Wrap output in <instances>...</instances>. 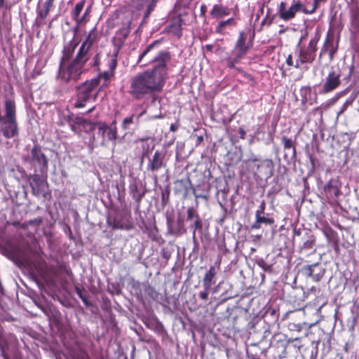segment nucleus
Instances as JSON below:
<instances>
[{
  "instance_id": "37",
  "label": "nucleus",
  "mask_w": 359,
  "mask_h": 359,
  "mask_svg": "<svg viewBox=\"0 0 359 359\" xmlns=\"http://www.w3.org/2000/svg\"><path fill=\"white\" fill-rule=\"evenodd\" d=\"M286 64L288 66H292L293 65V60L291 55H289L288 57L286 59Z\"/></svg>"
},
{
  "instance_id": "35",
  "label": "nucleus",
  "mask_w": 359,
  "mask_h": 359,
  "mask_svg": "<svg viewBox=\"0 0 359 359\" xmlns=\"http://www.w3.org/2000/svg\"><path fill=\"white\" fill-rule=\"evenodd\" d=\"M265 208L266 203L264 201H262L259 205V209L256 211V212H259V214H263L264 212Z\"/></svg>"
},
{
  "instance_id": "30",
  "label": "nucleus",
  "mask_w": 359,
  "mask_h": 359,
  "mask_svg": "<svg viewBox=\"0 0 359 359\" xmlns=\"http://www.w3.org/2000/svg\"><path fill=\"white\" fill-rule=\"evenodd\" d=\"M130 32V29L129 25H128L126 27H123L122 29H121L118 34H121L123 39H126L128 36Z\"/></svg>"
},
{
  "instance_id": "44",
  "label": "nucleus",
  "mask_w": 359,
  "mask_h": 359,
  "mask_svg": "<svg viewBox=\"0 0 359 359\" xmlns=\"http://www.w3.org/2000/svg\"><path fill=\"white\" fill-rule=\"evenodd\" d=\"M79 297H80L81 298V299L83 300V302L86 304H87V300H86V297H83L81 295V294L80 292L79 293Z\"/></svg>"
},
{
  "instance_id": "14",
  "label": "nucleus",
  "mask_w": 359,
  "mask_h": 359,
  "mask_svg": "<svg viewBox=\"0 0 359 359\" xmlns=\"http://www.w3.org/2000/svg\"><path fill=\"white\" fill-rule=\"evenodd\" d=\"M304 272L314 281H318L323 276V271L318 264L306 266L304 268Z\"/></svg>"
},
{
  "instance_id": "50",
  "label": "nucleus",
  "mask_w": 359,
  "mask_h": 359,
  "mask_svg": "<svg viewBox=\"0 0 359 359\" xmlns=\"http://www.w3.org/2000/svg\"><path fill=\"white\" fill-rule=\"evenodd\" d=\"M32 0H28V1H31Z\"/></svg>"
},
{
  "instance_id": "13",
  "label": "nucleus",
  "mask_w": 359,
  "mask_h": 359,
  "mask_svg": "<svg viewBox=\"0 0 359 359\" xmlns=\"http://www.w3.org/2000/svg\"><path fill=\"white\" fill-rule=\"evenodd\" d=\"M156 0H135L133 1V6L139 11H144V18H147L153 10Z\"/></svg>"
},
{
  "instance_id": "2",
  "label": "nucleus",
  "mask_w": 359,
  "mask_h": 359,
  "mask_svg": "<svg viewBox=\"0 0 359 359\" xmlns=\"http://www.w3.org/2000/svg\"><path fill=\"white\" fill-rule=\"evenodd\" d=\"M167 75L156 71L144 70L130 79L128 93L136 100L162 90Z\"/></svg>"
},
{
  "instance_id": "23",
  "label": "nucleus",
  "mask_w": 359,
  "mask_h": 359,
  "mask_svg": "<svg viewBox=\"0 0 359 359\" xmlns=\"http://www.w3.org/2000/svg\"><path fill=\"white\" fill-rule=\"evenodd\" d=\"M264 168V175L266 177H269L272 175L273 163L271 160H265L261 163L257 165V170L260 172V168Z\"/></svg>"
},
{
  "instance_id": "36",
  "label": "nucleus",
  "mask_w": 359,
  "mask_h": 359,
  "mask_svg": "<svg viewBox=\"0 0 359 359\" xmlns=\"http://www.w3.org/2000/svg\"><path fill=\"white\" fill-rule=\"evenodd\" d=\"M194 217V211L193 208H189L187 210L188 219H193Z\"/></svg>"
},
{
  "instance_id": "20",
  "label": "nucleus",
  "mask_w": 359,
  "mask_h": 359,
  "mask_svg": "<svg viewBox=\"0 0 359 359\" xmlns=\"http://www.w3.org/2000/svg\"><path fill=\"white\" fill-rule=\"evenodd\" d=\"M55 0H46L41 8L38 10V15L44 19L48 15L50 11L53 7V2Z\"/></svg>"
},
{
  "instance_id": "27",
  "label": "nucleus",
  "mask_w": 359,
  "mask_h": 359,
  "mask_svg": "<svg viewBox=\"0 0 359 359\" xmlns=\"http://www.w3.org/2000/svg\"><path fill=\"white\" fill-rule=\"evenodd\" d=\"M262 214H259V212L255 213V217L258 222L262 224H272L274 222V220L272 218L266 217L261 215Z\"/></svg>"
},
{
  "instance_id": "28",
  "label": "nucleus",
  "mask_w": 359,
  "mask_h": 359,
  "mask_svg": "<svg viewBox=\"0 0 359 359\" xmlns=\"http://www.w3.org/2000/svg\"><path fill=\"white\" fill-rule=\"evenodd\" d=\"M135 115H132L130 117H127L123 119L121 127L123 130H128L130 128V125L134 122Z\"/></svg>"
},
{
  "instance_id": "8",
  "label": "nucleus",
  "mask_w": 359,
  "mask_h": 359,
  "mask_svg": "<svg viewBox=\"0 0 359 359\" xmlns=\"http://www.w3.org/2000/svg\"><path fill=\"white\" fill-rule=\"evenodd\" d=\"M238 11V6L235 5L233 7H229L224 5L222 1L214 4L210 11V15L213 19H221L233 14L236 15Z\"/></svg>"
},
{
  "instance_id": "38",
  "label": "nucleus",
  "mask_w": 359,
  "mask_h": 359,
  "mask_svg": "<svg viewBox=\"0 0 359 359\" xmlns=\"http://www.w3.org/2000/svg\"><path fill=\"white\" fill-rule=\"evenodd\" d=\"M98 62V55H95L93 57V63L91 64V66H96Z\"/></svg>"
},
{
  "instance_id": "17",
  "label": "nucleus",
  "mask_w": 359,
  "mask_h": 359,
  "mask_svg": "<svg viewBox=\"0 0 359 359\" xmlns=\"http://www.w3.org/2000/svg\"><path fill=\"white\" fill-rule=\"evenodd\" d=\"M31 153L32 160L34 161L40 165H43V167L46 168L48 166V160L41 151V149L35 146L32 148Z\"/></svg>"
},
{
  "instance_id": "11",
  "label": "nucleus",
  "mask_w": 359,
  "mask_h": 359,
  "mask_svg": "<svg viewBox=\"0 0 359 359\" xmlns=\"http://www.w3.org/2000/svg\"><path fill=\"white\" fill-rule=\"evenodd\" d=\"M246 39L247 34L243 31L241 32L234 47V51L237 54L236 58L235 59L236 62L245 55L248 51V46L245 43Z\"/></svg>"
},
{
  "instance_id": "45",
  "label": "nucleus",
  "mask_w": 359,
  "mask_h": 359,
  "mask_svg": "<svg viewBox=\"0 0 359 359\" xmlns=\"http://www.w3.org/2000/svg\"><path fill=\"white\" fill-rule=\"evenodd\" d=\"M88 11H89V8H87V9L86 10V11H85V13H84V14H83V16H84V19L86 18V15H87V13H88Z\"/></svg>"
},
{
  "instance_id": "21",
  "label": "nucleus",
  "mask_w": 359,
  "mask_h": 359,
  "mask_svg": "<svg viewBox=\"0 0 359 359\" xmlns=\"http://www.w3.org/2000/svg\"><path fill=\"white\" fill-rule=\"evenodd\" d=\"M216 274L215 269L214 266H211L209 271L205 274L203 278V286L205 289H210L212 280Z\"/></svg>"
},
{
  "instance_id": "7",
  "label": "nucleus",
  "mask_w": 359,
  "mask_h": 359,
  "mask_svg": "<svg viewBox=\"0 0 359 359\" xmlns=\"http://www.w3.org/2000/svg\"><path fill=\"white\" fill-rule=\"evenodd\" d=\"M317 43L318 40L313 38L310 40L307 47L299 48L297 53V59L294 65L295 68H300L302 65L312 63L314 61L316 52L317 50Z\"/></svg>"
},
{
  "instance_id": "3",
  "label": "nucleus",
  "mask_w": 359,
  "mask_h": 359,
  "mask_svg": "<svg viewBox=\"0 0 359 359\" xmlns=\"http://www.w3.org/2000/svg\"><path fill=\"white\" fill-rule=\"evenodd\" d=\"M158 43V41H156L148 45L139 55L137 62L141 67L153 65V67L147 70L156 71L167 75V65L170 60V56L166 51L156 50L155 46Z\"/></svg>"
},
{
  "instance_id": "29",
  "label": "nucleus",
  "mask_w": 359,
  "mask_h": 359,
  "mask_svg": "<svg viewBox=\"0 0 359 359\" xmlns=\"http://www.w3.org/2000/svg\"><path fill=\"white\" fill-rule=\"evenodd\" d=\"M353 103V99L349 98L346 100V102L344 103V104L341 107V110L337 113V116H339L340 114H341L348 106H350Z\"/></svg>"
},
{
  "instance_id": "46",
  "label": "nucleus",
  "mask_w": 359,
  "mask_h": 359,
  "mask_svg": "<svg viewBox=\"0 0 359 359\" xmlns=\"http://www.w3.org/2000/svg\"><path fill=\"white\" fill-rule=\"evenodd\" d=\"M4 0H0V8L3 6Z\"/></svg>"
},
{
  "instance_id": "43",
  "label": "nucleus",
  "mask_w": 359,
  "mask_h": 359,
  "mask_svg": "<svg viewBox=\"0 0 359 359\" xmlns=\"http://www.w3.org/2000/svg\"><path fill=\"white\" fill-rule=\"evenodd\" d=\"M145 113L146 111H143L142 112H141L138 116H137L136 120L138 121L140 118V117H142Z\"/></svg>"
},
{
  "instance_id": "34",
  "label": "nucleus",
  "mask_w": 359,
  "mask_h": 359,
  "mask_svg": "<svg viewBox=\"0 0 359 359\" xmlns=\"http://www.w3.org/2000/svg\"><path fill=\"white\" fill-rule=\"evenodd\" d=\"M204 291H202L199 293L200 297L203 300H207L208 297V291L210 289H205L204 288Z\"/></svg>"
},
{
  "instance_id": "19",
  "label": "nucleus",
  "mask_w": 359,
  "mask_h": 359,
  "mask_svg": "<svg viewBox=\"0 0 359 359\" xmlns=\"http://www.w3.org/2000/svg\"><path fill=\"white\" fill-rule=\"evenodd\" d=\"M84 5V1L77 3L74 7V9L72 12V18L76 21L77 23H81L84 21V16H80V13L83 9Z\"/></svg>"
},
{
  "instance_id": "42",
  "label": "nucleus",
  "mask_w": 359,
  "mask_h": 359,
  "mask_svg": "<svg viewBox=\"0 0 359 359\" xmlns=\"http://www.w3.org/2000/svg\"><path fill=\"white\" fill-rule=\"evenodd\" d=\"M326 0H314V5L313 6H318V4L320 2L325 1Z\"/></svg>"
},
{
  "instance_id": "12",
  "label": "nucleus",
  "mask_w": 359,
  "mask_h": 359,
  "mask_svg": "<svg viewBox=\"0 0 359 359\" xmlns=\"http://www.w3.org/2000/svg\"><path fill=\"white\" fill-rule=\"evenodd\" d=\"M165 153L161 151H156L152 158L149 161L148 164V170L151 171H157L165 165L164 162Z\"/></svg>"
},
{
  "instance_id": "9",
  "label": "nucleus",
  "mask_w": 359,
  "mask_h": 359,
  "mask_svg": "<svg viewBox=\"0 0 359 359\" xmlns=\"http://www.w3.org/2000/svg\"><path fill=\"white\" fill-rule=\"evenodd\" d=\"M340 78L341 74L339 72L334 70L330 72L325 77L320 93L327 94L337 89L341 84Z\"/></svg>"
},
{
  "instance_id": "6",
  "label": "nucleus",
  "mask_w": 359,
  "mask_h": 359,
  "mask_svg": "<svg viewBox=\"0 0 359 359\" xmlns=\"http://www.w3.org/2000/svg\"><path fill=\"white\" fill-rule=\"evenodd\" d=\"M316 9V6H313L311 10L308 11L300 0H292V4L287 8L286 3L281 1L278 6V13L280 19L284 21H289L294 18L297 12H303L304 13H313Z\"/></svg>"
},
{
  "instance_id": "15",
  "label": "nucleus",
  "mask_w": 359,
  "mask_h": 359,
  "mask_svg": "<svg viewBox=\"0 0 359 359\" xmlns=\"http://www.w3.org/2000/svg\"><path fill=\"white\" fill-rule=\"evenodd\" d=\"M30 185L34 195L39 196L43 194L46 191V184L38 175H34L32 177Z\"/></svg>"
},
{
  "instance_id": "4",
  "label": "nucleus",
  "mask_w": 359,
  "mask_h": 359,
  "mask_svg": "<svg viewBox=\"0 0 359 359\" xmlns=\"http://www.w3.org/2000/svg\"><path fill=\"white\" fill-rule=\"evenodd\" d=\"M18 135L15 103L11 99H6L4 109L3 111L0 110V137L11 139Z\"/></svg>"
},
{
  "instance_id": "5",
  "label": "nucleus",
  "mask_w": 359,
  "mask_h": 359,
  "mask_svg": "<svg viewBox=\"0 0 359 359\" xmlns=\"http://www.w3.org/2000/svg\"><path fill=\"white\" fill-rule=\"evenodd\" d=\"M99 79L86 81L78 89L77 100L74 103L76 108H83L86 102L94 100L97 95Z\"/></svg>"
},
{
  "instance_id": "16",
  "label": "nucleus",
  "mask_w": 359,
  "mask_h": 359,
  "mask_svg": "<svg viewBox=\"0 0 359 359\" xmlns=\"http://www.w3.org/2000/svg\"><path fill=\"white\" fill-rule=\"evenodd\" d=\"M325 191L328 198L336 201L341 194L340 189L336 182L330 181L326 186Z\"/></svg>"
},
{
  "instance_id": "48",
  "label": "nucleus",
  "mask_w": 359,
  "mask_h": 359,
  "mask_svg": "<svg viewBox=\"0 0 359 359\" xmlns=\"http://www.w3.org/2000/svg\"><path fill=\"white\" fill-rule=\"evenodd\" d=\"M93 107H92V108L89 109L88 110L87 113H90V111H93Z\"/></svg>"
},
{
  "instance_id": "32",
  "label": "nucleus",
  "mask_w": 359,
  "mask_h": 359,
  "mask_svg": "<svg viewBox=\"0 0 359 359\" xmlns=\"http://www.w3.org/2000/svg\"><path fill=\"white\" fill-rule=\"evenodd\" d=\"M283 142L285 149H290L292 147V141L285 137L283 138Z\"/></svg>"
},
{
  "instance_id": "40",
  "label": "nucleus",
  "mask_w": 359,
  "mask_h": 359,
  "mask_svg": "<svg viewBox=\"0 0 359 359\" xmlns=\"http://www.w3.org/2000/svg\"><path fill=\"white\" fill-rule=\"evenodd\" d=\"M260 226H261V224L259 222H258L257 220L256 219L255 223L252 226V228H254V229H259Z\"/></svg>"
},
{
  "instance_id": "1",
  "label": "nucleus",
  "mask_w": 359,
  "mask_h": 359,
  "mask_svg": "<svg viewBox=\"0 0 359 359\" xmlns=\"http://www.w3.org/2000/svg\"><path fill=\"white\" fill-rule=\"evenodd\" d=\"M95 39V32L93 29L83 41L75 57L72 60H69L68 58L74 51L76 44L72 43L68 48L64 49V55L58 71V77L60 79L66 82H75L79 79L83 73L88 70L87 62L93 55L91 47Z\"/></svg>"
},
{
  "instance_id": "26",
  "label": "nucleus",
  "mask_w": 359,
  "mask_h": 359,
  "mask_svg": "<svg viewBox=\"0 0 359 359\" xmlns=\"http://www.w3.org/2000/svg\"><path fill=\"white\" fill-rule=\"evenodd\" d=\"M313 243H314V239L313 238V236L309 234H307L306 237L305 238V239L302 243L301 248L306 249V250L311 249V248H312V247L313 245Z\"/></svg>"
},
{
  "instance_id": "24",
  "label": "nucleus",
  "mask_w": 359,
  "mask_h": 359,
  "mask_svg": "<svg viewBox=\"0 0 359 359\" xmlns=\"http://www.w3.org/2000/svg\"><path fill=\"white\" fill-rule=\"evenodd\" d=\"M114 73L111 71L106 70L102 74H100L96 79H99V83L101 80H104L102 85H106L107 82L114 76Z\"/></svg>"
},
{
  "instance_id": "49",
  "label": "nucleus",
  "mask_w": 359,
  "mask_h": 359,
  "mask_svg": "<svg viewBox=\"0 0 359 359\" xmlns=\"http://www.w3.org/2000/svg\"><path fill=\"white\" fill-rule=\"evenodd\" d=\"M160 116H154V118H160Z\"/></svg>"
},
{
  "instance_id": "31",
  "label": "nucleus",
  "mask_w": 359,
  "mask_h": 359,
  "mask_svg": "<svg viewBox=\"0 0 359 359\" xmlns=\"http://www.w3.org/2000/svg\"><path fill=\"white\" fill-rule=\"evenodd\" d=\"M191 228L194 229V234L195 233L196 229L201 228V222L198 216H196V219H195Z\"/></svg>"
},
{
  "instance_id": "25",
  "label": "nucleus",
  "mask_w": 359,
  "mask_h": 359,
  "mask_svg": "<svg viewBox=\"0 0 359 359\" xmlns=\"http://www.w3.org/2000/svg\"><path fill=\"white\" fill-rule=\"evenodd\" d=\"M117 66V53L113 54L108 60V70L114 73V70Z\"/></svg>"
},
{
  "instance_id": "41",
  "label": "nucleus",
  "mask_w": 359,
  "mask_h": 359,
  "mask_svg": "<svg viewBox=\"0 0 359 359\" xmlns=\"http://www.w3.org/2000/svg\"><path fill=\"white\" fill-rule=\"evenodd\" d=\"M303 92H311V88L309 87V88H301V95H302V93Z\"/></svg>"
},
{
  "instance_id": "10",
  "label": "nucleus",
  "mask_w": 359,
  "mask_h": 359,
  "mask_svg": "<svg viewBox=\"0 0 359 359\" xmlns=\"http://www.w3.org/2000/svg\"><path fill=\"white\" fill-rule=\"evenodd\" d=\"M117 129L115 126V121L109 126L106 123H101L99 126L98 134L103 138V142L106 140H115L116 139Z\"/></svg>"
},
{
  "instance_id": "22",
  "label": "nucleus",
  "mask_w": 359,
  "mask_h": 359,
  "mask_svg": "<svg viewBox=\"0 0 359 359\" xmlns=\"http://www.w3.org/2000/svg\"><path fill=\"white\" fill-rule=\"evenodd\" d=\"M236 22L233 18H228L226 20L220 21L215 27V32L217 33L222 34L227 27L235 26Z\"/></svg>"
},
{
  "instance_id": "39",
  "label": "nucleus",
  "mask_w": 359,
  "mask_h": 359,
  "mask_svg": "<svg viewBox=\"0 0 359 359\" xmlns=\"http://www.w3.org/2000/svg\"><path fill=\"white\" fill-rule=\"evenodd\" d=\"M178 128V126L175 124H171L170 130L172 132H175Z\"/></svg>"
},
{
  "instance_id": "18",
  "label": "nucleus",
  "mask_w": 359,
  "mask_h": 359,
  "mask_svg": "<svg viewBox=\"0 0 359 359\" xmlns=\"http://www.w3.org/2000/svg\"><path fill=\"white\" fill-rule=\"evenodd\" d=\"M337 46L334 44L333 36H332L330 38V36L328 35L325 41V43H324V46L321 50L320 54H322L323 52L328 51L330 58H332L334 54L337 52Z\"/></svg>"
},
{
  "instance_id": "33",
  "label": "nucleus",
  "mask_w": 359,
  "mask_h": 359,
  "mask_svg": "<svg viewBox=\"0 0 359 359\" xmlns=\"http://www.w3.org/2000/svg\"><path fill=\"white\" fill-rule=\"evenodd\" d=\"M346 90H344V91H341V92H339V93H337L333 97L332 99L331 100V101L334 103L336 102L340 97H341L342 96H344V95H346Z\"/></svg>"
},
{
  "instance_id": "47",
  "label": "nucleus",
  "mask_w": 359,
  "mask_h": 359,
  "mask_svg": "<svg viewBox=\"0 0 359 359\" xmlns=\"http://www.w3.org/2000/svg\"><path fill=\"white\" fill-rule=\"evenodd\" d=\"M229 67H233V62H231L230 64H229Z\"/></svg>"
}]
</instances>
